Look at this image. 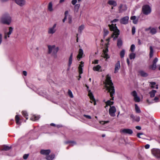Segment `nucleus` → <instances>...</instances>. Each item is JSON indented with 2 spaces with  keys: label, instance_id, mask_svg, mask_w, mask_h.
<instances>
[{
  "label": "nucleus",
  "instance_id": "obj_1",
  "mask_svg": "<svg viewBox=\"0 0 160 160\" xmlns=\"http://www.w3.org/2000/svg\"><path fill=\"white\" fill-rule=\"evenodd\" d=\"M111 78L110 75L109 74L107 75L106 76L105 82H104V83L107 90L110 92V97L112 98L111 100H113L114 97L113 96L115 94V89Z\"/></svg>",
  "mask_w": 160,
  "mask_h": 160
},
{
  "label": "nucleus",
  "instance_id": "obj_2",
  "mask_svg": "<svg viewBox=\"0 0 160 160\" xmlns=\"http://www.w3.org/2000/svg\"><path fill=\"white\" fill-rule=\"evenodd\" d=\"M108 26L110 30L113 32L112 37L113 38V40H115L118 37L119 34V30L117 28L116 24L114 25L113 24H112L111 25H109Z\"/></svg>",
  "mask_w": 160,
  "mask_h": 160
},
{
  "label": "nucleus",
  "instance_id": "obj_3",
  "mask_svg": "<svg viewBox=\"0 0 160 160\" xmlns=\"http://www.w3.org/2000/svg\"><path fill=\"white\" fill-rule=\"evenodd\" d=\"M1 22L3 24L9 25L11 22V18L9 15L4 14L1 18Z\"/></svg>",
  "mask_w": 160,
  "mask_h": 160
},
{
  "label": "nucleus",
  "instance_id": "obj_4",
  "mask_svg": "<svg viewBox=\"0 0 160 160\" xmlns=\"http://www.w3.org/2000/svg\"><path fill=\"white\" fill-rule=\"evenodd\" d=\"M48 53L51 54L52 53V55L56 56L57 53L59 50V48L58 47H55V45H48Z\"/></svg>",
  "mask_w": 160,
  "mask_h": 160
},
{
  "label": "nucleus",
  "instance_id": "obj_5",
  "mask_svg": "<svg viewBox=\"0 0 160 160\" xmlns=\"http://www.w3.org/2000/svg\"><path fill=\"white\" fill-rule=\"evenodd\" d=\"M142 11L144 14L148 15L151 12V9L148 5H145L142 8Z\"/></svg>",
  "mask_w": 160,
  "mask_h": 160
},
{
  "label": "nucleus",
  "instance_id": "obj_6",
  "mask_svg": "<svg viewBox=\"0 0 160 160\" xmlns=\"http://www.w3.org/2000/svg\"><path fill=\"white\" fill-rule=\"evenodd\" d=\"M56 26L57 24L54 23L52 27L49 28L48 31V34H53L57 30Z\"/></svg>",
  "mask_w": 160,
  "mask_h": 160
},
{
  "label": "nucleus",
  "instance_id": "obj_7",
  "mask_svg": "<svg viewBox=\"0 0 160 160\" xmlns=\"http://www.w3.org/2000/svg\"><path fill=\"white\" fill-rule=\"evenodd\" d=\"M116 112V109L114 106H110L109 109V113L110 115L112 117L115 116V112Z\"/></svg>",
  "mask_w": 160,
  "mask_h": 160
},
{
  "label": "nucleus",
  "instance_id": "obj_8",
  "mask_svg": "<svg viewBox=\"0 0 160 160\" xmlns=\"http://www.w3.org/2000/svg\"><path fill=\"white\" fill-rule=\"evenodd\" d=\"M131 95L133 97V99L135 102H139L140 101V98L138 96L136 91H133L131 93Z\"/></svg>",
  "mask_w": 160,
  "mask_h": 160
},
{
  "label": "nucleus",
  "instance_id": "obj_9",
  "mask_svg": "<svg viewBox=\"0 0 160 160\" xmlns=\"http://www.w3.org/2000/svg\"><path fill=\"white\" fill-rule=\"evenodd\" d=\"M153 155L156 157L160 158V150L158 149H153L152 151Z\"/></svg>",
  "mask_w": 160,
  "mask_h": 160
},
{
  "label": "nucleus",
  "instance_id": "obj_10",
  "mask_svg": "<svg viewBox=\"0 0 160 160\" xmlns=\"http://www.w3.org/2000/svg\"><path fill=\"white\" fill-rule=\"evenodd\" d=\"M127 9V7L125 4H120L118 7V12L122 13Z\"/></svg>",
  "mask_w": 160,
  "mask_h": 160
},
{
  "label": "nucleus",
  "instance_id": "obj_11",
  "mask_svg": "<svg viewBox=\"0 0 160 160\" xmlns=\"http://www.w3.org/2000/svg\"><path fill=\"white\" fill-rule=\"evenodd\" d=\"M15 2L17 5L21 7L25 6L26 3L25 0H15Z\"/></svg>",
  "mask_w": 160,
  "mask_h": 160
},
{
  "label": "nucleus",
  "instance_id": "obj_12",
  "mask_svg": "<svg viewBox=\"0 0 160 160\" xmlns=\"http://www.w3.org/2000/svg\"><path fill=\"white\" fill-rule=\"evenodd\" d=\"M129 17L125 16L121 18L120 20V22L121 24H126L128 22Z\"/></svg>",
  "mask_w": 160,
  "mask_h": 160
},
{
  "label": "nucleus",
  "instance_id": "obj_13",
  "mask_svg": "<svg viewBox=\"0 0 160 160\" xmlns=\"http://www.w3.org/2000/svg\"><path fill=\"white\" fill-rule=\"evenodd\" d=\"M9 32H5L4 33V38L6 39L7 37H9V35L11 34L13 30V28L12 27H10L9 28Z\"/></svg>",
  "mask_w": 160,
  "mask_h": 160
},
{
  "label": "nucleus",
  "instance_id": "obj_14",
  "mask_svg": "<svg viewBox=\"0 0 160 160\" xmlns=\"http://www.w3.org/2000/svg\"><path fill=\"white\" fill-rule=\"evenodd\" d=\"M88 96H89L90 98L91 99V103H92L93 102L94 105H95L96 104V102L95 101V100L94 98V97L92 93L91 92L90 90H89L88 91Z\"/></svg>",
  "mask_w": 160,
  "mask_h": 160
},
{
  "label": "nucleus",
  "instance_id": "obj_15",
  "mask_svg": "<svg viewBox=\"0 0 160 160\" xmlns=\"http://www.w3.org/2000/svg\"><path fill=\"white\" fill-rule=\"evenodd\" d=\"M124 134H131L133 133L132 131L129 129H124L121 131Z\"/></svg>",
  "mask_w": 160,
  "mask_h": 160
},
{
  "label": "nucleus",
  "instance_id": "obj_16",
  "mask_svg": "<svg viewBox=\"0 0 160 160\" xmlns=\"http://www.w3.org/2000/svg\"><path fill=\"white\" fill-rule=\"evenodd\" d=\"M120 67V62L119 61H118L116 64L115 68L114 73H117L118 72V70L119 69Z\"/></svg>",
  "mask_w": 160,
  "mask_h": 160
},
{
  "label": "nucleus",
  "instance_id": "obj_17",
  "mask_svg": "<svg viewBox=\"0 0 160 160\" xmlns=\"http://www.w3.org/2000/svg\"><path fill=\"white\" fill-rule=\"evenodd\" d=\"M108 3L109 5L113 7H115L117 5L116 1L113 0H109L108 2Z\"/></svg>",
  "mask_w": 160,
  "mask_h": 160
},
{
  "label": "nucleus",
  "instance_id": "obj_18",
  "mask_svg": "<svg viewBox=\"0 0 160 160\" xmlns=\"http://www.w3.org/2000/svg\"><path fill=\"white\" fill-rule=\"evenodd\" d=\"M51 152L50 150H41L40 151V153L43 155H48Z\"/></svg>",
  "mask_w": 160,
  "mask_h": 160
},
{
  "label": "nucleus",
  "instance_id": "obj_19",
  "mask_svg": "<svg viewBox=\"0 0 160 160\" xmlns=\"http://www.w3.org/2000/svg\"><path fill=\"white\" fill-rule=\"evenodd\" d=\"M130 118L132 119L133 121H135L138 122L140 120V118L139 117L134 116L132 114L130 115Z\"/></svg>",
  "mask_w": 160,
  "mask_h": 160
},
{
  "label": "nucleus",
  "instance_id": "obj_20",
  "mask_svg": "<svg viewBox=\"0 0 160 160\" xmlns=\"http://www.w3.org/2000/svg\"><path fill=\"white\" fill-rule=\"evenodd\" d=\"M83 62H81L80 64L79 65L78 67V71L79 74H82L83 72L82 67L83 66Z\"/></svg>",
  "mask_w": 160,
  "mask_h": 160
},
{
  "label": "nucleus",
  "instance_id": "obj_21",
  "mask_svg": "<svg viewBox=\"0 0 160 160\" xmlns=\"http://www.w3.org/2000/svg\"><path fill=\"white\" fill-rule=\"evenodd\" d=\"M73 54L71 53L68 59V66L69 68L71 67L72 61Z\"/></svg>",
  "mask_w": 160,
  "mask_h": 160
},
{
  "label": "nucleus",
  "instance_id": "obj_22",
  "mask_svg": "<svg viewBox=\"0 0 160 160\" xmlns=\"http://www.w3.org/2000/svg\"><path fill=\"white\" fill-rule=\"evenodd\" d=\"M83 54V50L82 49H79V53L77 56L78 59H80L82 58V55Z\"/></svg>",
  "mask_w": 160,
  "mask_h": 160
},
{
  "label": "nucleus",
  "instance_id": "obj_23",
  "mask_svg": "<svg viewBox=\"0 0 160 160\" xmlns=\"http://www.w3.org/2000/svg\"><path fill=\"white\" fill-rule=\"evenodd\" d=\"M48 9L50 12H52L53 9L52 8V2H50L48 4Z\"/></svg>",
  "mask_w": 160,
  "mask_h": 160
},
{
  "label": "nucleus",
  "instance_id": "obj_24",
  "mask_svg": "<svg viewBox=\"0 0 160 160\" xmlns=\"http://www.w3.org/2000/svg\"><path fill=\"white\" fill-rule=\"evenodd\" d=\"M114 102L113 101H111L110 100H108L105 102L106 104V106L105 107V108H106L108 106L110 107L113 104Z\"/></svg>",
  "mask_w": 160,
  "mask_h": 160
},
{
  "label": "nucleus",
  "instance_id": "obj_25",
  "mask_svg": "<svg viewBox=\"0 0 160 160\" xmlns=\"http://www.w3.org/2000/svg\"><path fill=\"white\" fill-rule=\"evenodd\" d=\"M139 74L143 77H146L148 76V74L143 70H140L139 71Z\"/></svg>",
  "mask_w": 160,
  "mask_h": 160
},
{
  "label": "nucleus",
  "instance_id": "obj_26",
  "mask_svg": "<svg viewBox=\"0 0 160 160\" xmlns=\"http://www.w3.org/2000/svg\"><path fill=\"white\" fill-rule=\"evenodd\" d=\"M11 147H9L7 145H4L2 146L1 150H2L8 151L9 150Z\"/></svg>",
  "mask_w": 160,
  "mask_h": 160
},
{
  "label": "nucleus",
  "instance_id": "obj_27",
  "mask_svg": "<svg viewBox=\"0 0 160 160\" xmlns=\"http://www.w3.org/2000/svg\"><path fill=\"white\" fill-rule=\"evenodd\" d=\"M157 92V91L154 90H152L151 92H149V94L150 95V97L151 98H153L155 95V94Z\"/></svg>",
  "mask_w": 160,
  "mask_h": 160
},
{
  "label": "nucleus",
  "instance_id": "obj_28",
  "mask_svg": "<svg viewBox=\"0 0 160 160\" xmlns=\"http://www.w3.org/2000/svg\"><path fill=\"white\" fill-rule=\"evenodd\" d=\"M122 44V41L121 39H118L117 41V45L119 48H120Z\"/></svg>",
  "mask_w": 160,
  "mask_h": 160
},
{
  "label": "nucleus",
  "instance_id": "obj_29",
  "mask_svg": "<svg viewBox=\"0 0 160 160\" xmlns=\"http://www.w3.org/2000/svg\"><path fill=\"white\" fill-rule=\"evenodd\" d=\"M108 51V49H106L105 50L103 51V57L104 58H106V59L108 58L109 57L108 56V55L107 54V52Z\"/></svg>",
  "mask_w": 160,
  "mask_h": 160
},
{
  "label": "nucleus",
  "instance_id": "obj_30",
  "mask_svg": "<svg viewBox=\"0 0 160 160\" xmlns=\"http://www.w3.org/2000/svg\"><path fill=\"white\" fill-rule=\"evenodd\" d=\"M153 48L152 46L150 47V53H149V57L150 58H152L153 55Z\"/></svg>",
  "mask_w": 160,
  "mask_h": 160
},
{
  "label": "nucleus",
  "instance_id": "obj_31",
  "mask_svg": "<svg viewBox=\"0 0 160 160\" xmlns=\"http://www.w3.org/2000/svg\"><path fill=\"white\" fill-rule=\"evenodd\" d=\"M85 28L84 25L82 24L78 27V31L79 32L81 33Z\"/></svg>",
  "mask_w": 160,
  "mask_h": 160
},
{
  "label": "nucleus",
  "instance_id": "obj_32",
  "mask_svg": "<svg viewBox=\"0 0 160 160\" xmlns=\"http://www.w3.org/2000/svg\"><path fill=\"white\" fill-rule=\"evenodd\" d=\"M131 19L132 20L133 23L135 24H137L138 22V20L136 19L135 16H132L131 17Z\"/></svg>",
  "mask_w": 160,
  "mask_h": 160
},
{
  "label": "nucleus",
  "instance_id": "obj_33",
  "mask_svg": "<svg viewBox=\"0 0 160 160\" xmlns=\"http://www.w3.org/2000/svg\"><path fill=\"white\" fill-rule=\"evenodd\" d=\"M54 158V154H51V155H47L46 157V159L48 160H51Z\"/></svg>",
  "mask_w": 160,
  "mask_h": 160
},
{
  "label": "nucleus",
  "instance_id": "obj_34",
  "mask_svg": "<svg viewBox=\"0 0 160 160\" xmlns=\"http://www.w3.org/2000/svg\"><path fill=\"white\" fill-rule=\"evenodd\" d=\"M40 117L38 116H36L35 115H33L32 118H31V120L32 121H36L38 120Z\"/></svg>",
  "mask_w": 160,
  "mask_h": 160
},
{
  "label": "nucleus",
  "instance_id": "obj_35",
  "mask_svg": "<svg viewBox=\"0 0 160 160\" xmlns=\"http://www.w3.org/2000/svg\"><path fill=\"white\" fill-rule=\"evenodd\" d=\"M150 84L151 85V87L152 88H155L157 89L158 88V87L157 85H156V86L154 85L156 84V82H150Z\"/></svg>",
  "mask_w": 160,
  "mask_h": 160
},
{
  "label": "nucleus",
  "instance_id": "obj_36",
  "mask_svg": "<svg viewBox=\"0 0 160 160\" xmlns=\"http://www.w3.org/2000/svg\"><path fill=\"white\" fill-rule=\"evenodd\" d=\"M135 108L136 112L137 113H140L141 112L137 104H135Z\"/></svg>",
  "mask_w": 160,
  "mask_h": 160
},
{
  "label": "nucleus",
  "instance_id": "obj_37",
  "mask_svg": "<svg viewBox=\"0 0 160 160\" xmlns=\"http://www.w3.org/2000/svg\"><path fill=\"white\" fill-rule=\"evenodd\" d=\"M15 119L16 122V123L17 124H20V122H19L20 120V118L18 116V115H17L15 116Z\"/></svg>",
  "mask_w": 160,
  "mask_h": 160
},
{
  "label": "nucleus",
  "instance_id": "obj_38",
  "mask_svg": "<svg viewBox=\"0 0 160 160\" xmlns=\"http://www.w3.org/2000/svg\"><path fill=\"white\" fill-rule=\"evenodd\" d=\"M66 144L69 143V145L72 146L76 144V143L73 141H68L65 142Z\"/></svg>",
  "mask_w": 160,
  "mask_h": 160
},
{
  "label": "nucleus",
  "instance_id": "obj_39",
  "mask_svg": "<svg viewBox=\"0 0 160 160\" xmlns=\"http://www.w3.org/2000/svg\"><path fill=\"white\" fill-rule=\"evenodd\" d=\"M101 66L99 65H98L94 67L93 69L95 71H98L101 68Z\"/></svg>",
  "mask_w": 160,
  "mask_h": 160
},
{
  "label": "nucleus",
  "instance_id": "obj_40",
  "mask_svg": "<svg viewBox=\"0 0 160 160\" xmlns=\"http://www.w3.org/2000/svg\"><path fill=\"white\" fill-rule=\"evenodd\" d=\"M22 113L23 116L26 118V119H28V115L27 112L26 111H22Z\"/></svg>",
  "mask_w": 160,
  "mask_h": 160
},
{
  "label": "nucleus",
  "instance_id": "obj_41",
  "mask_svg": "<svg viewBox=\"0 0 160 160\" xmlns=\"http://www.w3.org/2000/svg\"><path fill=\"white\" fill-rule=\"evenodd\" d=\"M150 32L152 34H155L157 32L156 29L154 28H151L150 29Z\"/></svg>",
  "mask_w": 160,
  "mask_h": 160
},
{
  "label": "nucleus",
  "instance_id": "obj_42",
  "mask_svg": "<svg viewBox=\"0 0 160 160\" xmlns=\"http://www.w3.org/2000/svg\"><path fill=\"white\" fill-rule=\"evenodd\" d=\"M149 68L153 70H155L156 68V64L153 63L152 65L149 66Z\"/></svg>",
  "mask_w": 160,
  "mask_h": 160
},
{
  "label": "nucleus",
  "instance_id": "obj_43",
  "mask_svg": "<svg viewBox=\"0 0 160 160\" xmlns=\"http://www.w3.org/2000/svg\"><path fill=\"white\" fill-rule=\"evenodd\" d=\"M125 51L124 50H122L121 51L120 54L121 58H122L124 57L125 55Z\"/></svg>",
  "mask_w": 160,
  "mask_h": 160
},
{
  "label": "nucleus",
  "instance_id": "obj_44",
  "mask_svg": "<svg viewBox=\"0 0 160 160\" xmlns=\"http://www.w3.org/2000/svg\"><path fill=\"white\" fill-rule=\"evenodd\" d=\"M159 98L157 97H155L153 99L152 103L157 102H158L159 101Z\"/></svg>",
  "mask_w": 160,
  "mask_h": 160
},
{
  "label": "nucleus",
  "instance_id": "obj_45",
  "mask_svg": "<svg viewBox=\"0 0 160 160\" xmlns=\"http://www.w3.org/2000/svg\"><path fill=\"white\" fill-rule=\"evenodd\" d=\"M135 54L133 53H131L129 55V58L131 59H134L135 57Z\"/></svg>",
  "mask_w": 160,
  "mask_h": 160
},
{
  "label": "nucleus",
  "instance_id": "obj_46",
  "mask_svg": "<svg viewBox=\"0 0 160 160\" xmlns=\"http://www.w3.org/2000/svg\"><path fill=\"white\" fill-rule=\"evenodd\" d=\"M68 22L69 23L71 24L72 22V17L69 15L68 17Z\"/></svg>",
  "mask_w": 160,
  "mask_h": 160
},
{
  "label": "nucleus",
  "instance_id": "obj_47",
  "mask_svg": "<svg viewBox=\"0 0 160 160\" xmlns=\"http://www.w3.org/2000/svg\"><path fill=\"white\" fill-rule=\"evenodd\" d=\"M135 46L134 44H132L131 45L130 47V50L132 52H133L134 51L135 49Z\"/></svg>",
  "mask_w": 160,
  "mask_h": 160
},
{
  "label": "nucleus",
  "instance_id": "obj_48",
  "mask_svg": "<svg viewBox=\"0 0 160 160\" xmlns=\"http://www.w3.org/2000/svg\"><path fill=\"white\" fill-rule=\"evenodd\" d=\"M109 33L108 31L106 29H104V36H106Z\"/></svg>",
  "mask_w": 160,
  "mask_h": 160
},
{
  "label": "nucleus",
  "instance_id": "obj_49",
  "mask_svg": "<svg viewBox=\"0 0 160 160\" xmlns=\"http://www.w3.org/2000/svg\"><path fill=\"white\" fill-rule=\"evenodd\" d=\"M68 95L71 98H73V97L72 92L70 90H68Z\"/></svg>",
  "mask_w": 160,
  "mask_h": 160
},
{
  "label": "nucleus",
  "instance_id": "obj_50",
  "mask_svg": "<svg viewBox=\"0 0 160 160\" xmlns=\"http://www.w3.org/2000/svg\"><path fill=\"white\" fill-rule=\"evenodd\" d=\"M135 28L134 27H133L132 28V34L134 35L135 32Z\"/></svg>",
  "mask_w": 160,
  "mask_h": 160
},
{
  "label": "nucleus",
  "instance_id": "obj_51",
  "mask_svg": "<svg viewBox=\"0 0 160 160\" xmlns=\"http://www.w3.org/2000/svg\"><path fill=\"white\" fill-rule=\"evenodd\" d=\"M83 116L88 119H91V117L89 115L84 114L83 115Z\"/></svg>",
  "mask_w": 160,
  "mask_h": 160
},
{
  "label": "nucleus",
  "instance_id": "obj_52",
  "mask_svg": "<svg viewBox=\"0 0 160 160\" xmlns=\"http://www.w3.org/2000/svg\"><path fill=\"white\" fill-rule=\"evenodd\" d=\"M158 58H155L154 60L153 61V63L155 64H156V63L158 61Z\"/></svg>",
  "mask_w": 160,
  "mask_h": 160
},
{
  "label": "nucleus",
  "instance_id": "obj_53",
  "mask_svg": "<svg viewBox=\"0 0 160 160\" xmlns=\"http://www.w3.org/2000/svg\"><path fill=\"white\" fill-rule=\"evenodd\" d=\"M80 7V5L79 4H77L75 5V9H77V11H78V9Z\"/></svg>",
  "mask_w": 160,
  "mask_h": 160
},
{
  "label": "nucleus",
  "instance_id": "obj_54",
  "mask_svg": "<svg viewBox=\"0 0 160 160\" xmlns=\"http://www.w3.org/2000/svg\"><path fill=\"white\" fill-rule=\"evenodd\" d=\"M28 154H25L23 156V158L24 159H26L28 156Z\"/></svg>",
  "mask_w": 160,
  "mask_h": 160
},
{
  "label": "nucleus",
  "instance_id": "obj_55",
  "mask_svg": "<svg viewBox=\"0 0 160 160\" xmlns=\"http://www.w3.org/2000/svg\"><path fill=\"white\" fill-rule=\"evenodd\" d=\"M77 0H72V3L73 5H75L77 3Z\"/></svg>",
  "mask_w": 160,
  "mask_h": 160
},
{
  "label": "nucleus",
  "instance_id": "obj_56",
  "mask_svg": "<svg viewBox=\"0 0 160 160\" xmlns=\"http://www.w3.org/2000/svg\"><path fill=\"white\" fill-rule=\"evenodd\" d=\"M119 21V19H113V20L111 21L112 23H114L118 21Z\"/></svg>",
  "mask_w": 160,
  "mask_h": 160
},
{
  "label": "nucleus",
  "instance_id": "obj_57",
  "mask_svg": "<svg viewBox=\"0 0 160 160\" xmlns=\"http://www.w3.org/2000/svg\"><path fill=\"white\" fill-rule=\"evenodd\" d=\"M109 122L108 121H101L100 122V123L102 124H104L105 123H107Z\"/></svg>",
  "mask_w": 160,
  "mask_h": 160
},
{
  "label": "nucleus",
  "instance_id": "obj_58",
  "mask_svg": "<svg viewBox=\"0 0 160 160\" xmlns=\"http://www.w3.org/2000/svg\"><path fill=\"white\" fill-rule=\"evenodd\" d=\"M150 147V145L148 144H147L145 146V148L146 149H148Z\"/></svg>",
  "mask_w": 160,
  "mask_h": 160
},
{
  "label": "nucleus",
  "instance_id": "obj_59",
  "mask_svg": "<svg viewBox=\"0 0 160 160\" xmlns=\"http://www.w3.org/2000/svg\"><path fill=\"white\" fill-rule=\"evenodd\" d=\"M143 134V133H138L137 134V137L139 138H141L140 137V136Z\"/></svg>",
  "mask_w": 160,
  "mask_h": 160
},
{
  "label": "nucleus",
  "instance_id": "obj_60",
  "mask_svg": "<svg viewBox=\"0 0 160 160\" xmlns=\"http://www.w3.org/2000/svg\"><path fill=\"white\" fill-rule=\"evenodd\" d=\"M2 41V35L0 34V44H1Z\"/></svg>",
  "mask_w": 160,
  "mask_h": 160
},
{
  "label": "nucleus",
  "instance_id": "obj_61",
  "mask_svg": "<svg viewBox=\"0 0 160 160\" xmlns=\"http://www.w3.org/2000/svg\"><path fill=\"white\" fill-rule=\"evenodd\" d=\"M68 13V11H66L64 13L65 16H66V17H67Z\"/></svg>",
  "mask_w": 160,
  "mask_h": 160
},
{
  "label": "nucleus",
  "instance_id": "obj_62",
  "mask_svg": "<svg viewBox=\"0 0 160 160\" xmlns=\"http://www.w3.org/2000/svg\"><path fill=\"white\" fill-rule=\"evenodd\" d=\"M136 128L138 130H141V127H140V126H136Z\"/></svg>",
  "mask_w": 160,
  "mask_h": 160
},
{
  "label": "nucleus",
  "instance_id": "obj_63",
  "mask_svg": "<svg viewBox=\"0 0 160 160\" xmlns=\"http://www.w3.org/2000/svg\"><path fill=\"white\" fill-rule=\"evenodd\" d=\"M23 74L24 76H26L27 75V72L26 71H23Z\"/></svg>",
  "mask_w": 160,
  "mask_h": 160
},
{
  "label": "nucleus",
  "instance_id": "obj_64",
  "mask_svg": "<svg viewBox=\"0 0 160 160\" xmlns=\"http://www.w3.org/2000/svg\"><path fill=\"white\" fill-rule=\"evenodd\" d=\"M151 29V27H149L148 28H146L145 29V30L146 31H149V30H150Z\"/></svg>",
  "mask_w": 160,
  "mask_h": 160
}]
</instances>
